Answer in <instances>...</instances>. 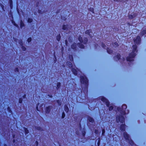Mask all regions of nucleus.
<instances>
[{
    "label": "nucleus",
    "instance_id": "obj_1",
    "mask_svg": "<svg viewBox=\"0 0 146 146\" xmlns=\"http://www.w3.org/2000/svg\"><path fill=\"white\" fill-rule=\"evenodd\" d=\"M80 81L81 84L84 85L82 86V88L84 93L87 94L88 86V80L87 77L85 76H80Z\"/></svg>",
    "mask_w": 146,
    "mask_h": 146
},
{
    "label": "nucleus",
    "instance_id": "obj_2",
    "mask_svg": "<svg viewBox=\"0 0 146 146\" xmlns=\"http://www.w3.org/2000/svg\"><path fill=\"white\" fill-rule=\"evenodd\" d=\"M78 40L80 42L77 43L78 46L81 49H84L85 48L83 44H87L88 40L87 38L84 37L83 39L80 35H79L78 38Z\"/></svg>",
    "mask_w": 146,
    "mask_h": 146
},
{
    "label": "nucleus",
    "instance_id": "obj_3",
    "mask_svg": "<svg viewBox=\"0 0 146 146\" xmlns=\"http://www.w3.org/2000/svg\"><path fill=\"white\" fill-rule=\"evenodd\" d=\"M136 55V54L135 52H131L129 54V56L127 57L126 58L127 61L129 62L134 61L133 58Z\"/></svg>",
    "mask_w": 146,
    "mask_h": 146
},
{
    "label": "nucleus",
    "instance_id": "obj_4",
    "mask_svg": "<svg viewBox=\"0 0 146 146\" xmlns=\"http://www.w3.org/2000/svg\"><path fill=\"white\" fill-rule=\"evenodd\" d=\"M124 117L122 115H119L116 117V121L117 123L120 122L121 123H124Z\"/></svg>",
    "mask_w": 146,
    "mask_h": 146
},
{
    "label": "nucleus",
    "instance_id": "obj_5",
    "mask_svg": "<svg viewBox=\"0 0 146 146\" xmlns=\"http://www.w3.org/2000/svg\"><path fill=\"white\" fill-rule=\"evenodd\" d=\"M141 41V38L139 36H137L136 38L134 39V43L137 44H139Z\"/></svg>",
    "mask_w": 146,
    "mask_h": 146
},
{
    "label": "nucleus",
    "instance_id": "obj_6",
    "mask_svg": "<svg viewBox=\"0 0 146 146\" xmlns=\"http://www.w3.org/2000/svg\"><path fill=\"white\" fill-rule=\"evenodd\" d=\"M101 97V100L104 102H105L107 107H108L110 105V102L109 100L103 96H102Z\"/></svg>",
    "mask_w": 146,
    "mask_h": 146
},
{
    "label": "nucleus",
    "instance_id": "obj_7",
    "mask_svg": "<svg viewBox=\"0 0 146 146\" xmlns=\"http://www.w3.org/2000/svg\"><path fill=\"white\" fill-rule=\"evenodd\" d=\"M121 108L122 110V112H121V113L123 115H125L126 113L125 110L127 108V105L125 104H123L122 105Z\"/></svg>",
    "mask_w": 146,
    "mask_h": 146
},
{
    "label": "nucleus",
    "instance_id": "obj_8",
    "mask_svg": "<svg viewBox=\"0 0 146 146\" xmlns=\"http://www.w3.org/2000/svg\"><path fill=\"white\" fill-rule=\"evenodd\" d=\"M52 108V107L51 106H49L46 107L45 109V113L46 114L50 113Z\"/></svg>",
    "mask_w": 146,
    "mask_h": 146
},
{
    "label": "nucleus",
    "instance_id": "obj_9",
    "mask_svg": "<svg viewBox=\"0 0 146 146\" xmlns=\"http://www.w3.org/2000/svg\"><path fill=\"white\" fill-rule=\"evenodd\" d=\"M126 126L125 123L122 124L120 126V129L121 131H125Z\"/></svg>",
    "mask_w": 146,
    "mask_h": 146
},
{
    "label": "nucleus",
    "instance_id": "obj_10",
    "mask_svg": "<svg viewBox=\"0 0 146 146\" xmlns=\"http://www.w3.org/2000/svg\"><path fill=\"white\" fill-rule=\"evenodd\" d=\"M123 136L124 137L126 141L129 140V139L130 138L129 135L126 132H123Z\"/></svg>",
    "mask_w": 146,
    "mask_h": 146
},
{
    "label": "nucleus",
    "instance_id": "obj_11",
    "mask_svg": "<svg viewBox=\"0 0 146 146\" xmlns=\"http://www.w3.org/2000/svg\"><path fill=\"white\" fill-rule=\"evenodd\" d=\"M77 44L75 42H74L71 45V47L72 49L74 50H76V49Z\"/></svg>",
    "mask_w": 146,
    "mask_h": 146
},
{
    "label": "nucleus",
    "instance_id": "obj_12",
    "mask_svg": "<svg viewBox=\"0 0 146 146\" xmlns=\"http://www.w3.org/2000/svg\"><path fill=\"white\" fill-rule=\"evenodd\" d=\"M87 120L89 122H91L92 123H94L95 121L94 119L93 118L90 116H88Z\"/></svg>",
    "mask_w": 146,
    "mask_h": 146
},
{
    "label": "nucleus",
    "instance_id": "obj_13",
    "mask_svg": "<svg viewBox=\"0 0 146 146\" xmlns=\"http://www.w3.org/2000/svg\"><path fill=\"white\" fill-rule=\"evenodd\" d=\"M132 47L133 50L132 52H137V46L135 44L133 45L132 46Z\"/></svg>",
    "mask_w": 146,
    "mask_h": 146
},
{
    "label": "nucleus",
    "instance_id": "obj_14",
    "mask_svg": "<svg viewBox=\"0 0 146 146\" xmlns=\"http://www.w3.org/2000/svg\"><path fill=\"white\" fill-rule=\"evenodd\" d=\"M145 34H146V29H143L139 33V35L141 36H143Z\"/></svg>",
    "mask_w": 146,
    "mask_h": 146
},
{
    "label": "nucleus",
    "instance_id": "obj_15",
    "mask_svg": "<svg viewBox=\"0 0 146 146\" xmlns=\"http://www.w3.org/2000/svg\"><path fill=\"white\" fill-rule=\"evenodd\" d=\"M8 3L9 4L10 9H12L13 7V0H9Z\"/></svg>",
    "mask_w": 146,
    "mask_h": 146
},
{
    "label": "nucleus",
    "instance_id": "obj_16",
    "mask_svg": "<svg viewBox=\"0 0 146 146\" xmlns=\"http://www.w3.org/2000/svg\"><path fill=\"white\" fill-rule=\"evenodd\" d=\"M21 48L22 50L23 51H25L26 50L27 48L25 46H24L23 45V42L22 40H21Z\"/></svg>",
    "mask_w": 146,
    "mask_h": 146
},
{
    "label": "nucleus",
    "instance_id": "obj_17",
    "mask_svg": "<svg viewBox=\"0 0 146 146\" xmlns=\"http://www.w3.org/2000/svg\"><path fill=\"white\" fill-rule=\"evenodd\" d=\"M66 64L69 68H73V64L71 62L68 61L66 62Z\"/></svg>",
    "mask_w": 146,
    "mask_h": 146
},
{
    "label": "nucleus",
    "instance_id": "obj_18",
    "mask_svg": "<svg viewBox=\"0 0 146 146\" xmlns=\"http://www.w3.org/2000/svg\"><path fill=\"white\" fill-rule=\"evenodd\" d=\"M20 26L21 29L25 27V24L22 20H21L20 21Z\"/></svg>",
    "mask_w": 146,
    "mask_h": 146
},
{
    "label": "nucleus",
    "instance_id": "obj_19",
    "mask_svg": "<svg viewBox=\"0 0 146 146\" xmlns=\"http://www.w3.org/2000/svg\"><path fill=\"white\" fill-rule=\"evenodd\" d=\"M71 70L72 72L75 75H77V71L76 69L72 68H71Z\"/></svg>",
    "mask_w": 146,
    "mask_h": 146
},
{
    "label": "nucleus",
    "instance_id": "obj_20",
    "mask_svg": "<svg viewBox=\"0 0 146 146\" xmlns=\"http://www.w3.org/2000/svg\"><path fill=\"white\" fill-rule=\"evenodd\" d=\"M11 23L14 25V26H15V27H17V28H19V26H18V25L15 23V21L13 20V19H12V20H11Z\"/></svg>",
    "mask_w": 146,
    "mask_h": 146
},
{
    "label": "nucleus",
    "instance_id": "obj_21",
    "mask_svg": "<svg viewBox=\"0 0 146 146\" xmlns=\"http://www.w3.org/2000/svg\"><path fill=\"white\" fill-rule=\"evenodd\" d=\"M64 110L67 113L68 112L69 109L67 105H65L64 106Z\"/></svg>",
    "mask_w": 146,
    "mask_h": 146
},
{
    "label": "nucleus",
    "instance_id": "obj_22",
    "mask_svg": "<svg viewBox=\"0 0 146 146\" xmlns=\"http://www.w3.org/2000/svg\"><path fill=\"white\" fill-rule=\"evenodd\" d=\"M68 25L67 24L63 25L62 26V29L64 30H66L68 29Z\"/></svg>",
    "mask_w": 146,
    "mask_h": 146
},
{
    "label": "nucleus",
    "instance_id": "obj_23",
    "mask_svg": "<svg viewBox=\"0 0 146 146\" xmlns=\"http://www.w3.org/2000/svg\"><path fill=\"white\" fill-rule=\"evenodd\" d=\"M107 52L110 54H111L113 52V50L108 48H107Z\"/></svg>",
    "mask_w": 146,
    "mask_h": 146
},
{
    "label": "nucleus",
    "instance_id": "obj_24",
    "mask_svg": "<svg viewBox=\"0 0 146 146\" xmlns=\"http://www.w3.org/2000/svg\"><path fill=\"white\" fill-rule=\"evenodd\" d=\"M68 58L70 60V61L72 62H73V58L72 55V54H69L68 56Z\"/></svg>",
    "mask_w": 146,
    "mask_h": 146
},
{
    "label": "nucleus",
    "instance_id": "obj_25",
    "mask_svg": "<svg viewBox=\"0 0 146 146\" xmlns=\"http://www.w3.org/2000/svg\"><path fill=\"white\" fill-rule=\"evenodd\" d=\"M128 141L129 143L131 145H133L134 144V143L133 141L130 138L129 140H127Z\"/></svg>",
    "mask_w": 146,
    "mask_h": 146
},
{
    "label": "nucleus",
    "instance_id": "obj_26",
    "mask_svg": "<svg viewBox=\"0 0 146 146\" xmlns=\"http://www.w3.org/2000/svg\"><path fill=\"white\" fill-rule=\"evenodd\" d=\"M61 38V36L60 34L59 33L58 35L56 36V40L58 41H59L60 40Z\"/></svg>",
    "mask_w": 146,
    "mask_h": 146
},
{
    "label": "nucleus",
    "instance_id": "obj_27",
    "mask_svg": "<svg viewBox=\"0 0 146 146\" xmlns=\"http://www.w3.org/2000/svg\"><path fill=\"white\" fill-rule=\"evenodd\" d=\"M23 129L24 130L25 133L26 135L27 134L29 133V130L27 128L24 127Z\"/></svg>",
    "mask_w": 146,
    "mask_h": 146
},
{
    "label": "nucleus",
    "instance_id": "obj_28",
    "mask_svg": "<svg viewBox=\"0 0 146 146\" xmlns=\"http://www.w3.org/2000/svg\"><path fill=\"white\" fill-rule=\"evenodd\" d=\"M92 32V30L91 29L87 30L85 31V34L88 35H90V33Z\"/></svg>",
    "mask_w": 146,
    "mask_h": 146
},
{
    "label": "nucleus",
    "instance_id": "obj_29",
    "mask_svg": "<svg viewBox=\"0 0 146 146\" xmlns=\"http://www.w3.org/2000/svg\"><path fill=\"white\" fill-rule=\"evenodd\" d=\"M61 86V83L60 82H58L57 83L56 89L57 90L60 89Z\"/></svg>",
    "mask_w": 146,
    "mask_h": 146
},
{
    "label": "nucleus",
    "instance_id": "obj_30",
    "mask_svg": "<svg viewBox=\"0 0 146 146\" xmlns=\"http://www.w3.org/2000/svg\"><path fill=\"white\" fill-rule=\"evenodd\" d=\"M121 56L119 54H118L117 55L114 57V58H117L118 60H119L121 59Z\"/></svg>",
    "mask_w": 146,
    "mask_h": 146
},
{
    "label": "nucleus",
    "instance_id": "obj_31",
    "mask_svg": "<svg viewBox=\"0 0 146 146\" xmlns=\"http://www.w3.org/2000/svg\"><path fill=\"white\" fill-rule=\"evenodd\" d=\"M98 140V141L97 143V146H100V141H101V139L99 137L97 139Z\"/></svg>",
    "mask_w": 146,
    "mask_h": 146
},
{
    "label": "nucleus",
    "instance_id": "obj_32",
    "mask_svg": "<svg viewBox=\"0 0 146 146\" xmlns=\"http://www.w3.org/2000/svg\"><path fill=\"white\" fill-rule=\"evenodd\" d=\"M33 19L31 18H29L27 20L28 23H31L33 21Z\"/></svg>",
    "mask_w": 146,
    "mask_h": 146
},
{
    "label": "nucleus",
    "instance_id": "obj_33",
    "mask_svg": "<svg viewBox=\"0 0 146 146\" xmlns=\"http://www.w3.org/2000/svg\"><path fill=\"white\" fill-rule=\"evenodd\" d=\"M7 110L9 113H12V111L11 109L9 107H7Z\"/></svg>",
    "mask_w": 146,
    "mask_h": 146
},
{
    "label": "nucleus",
    "instance_id": "obj_34",
    "mask_svg": "<svg viewBox=\"0 0 146 146\" xmlns=\"http://www.w3.org/2000/svg\"><path fill=\"white\" fill-rule=\"evenodd\" d=\"M56 102L59 106H61V105L62 102L60 100H57L56 101Z\"/></svg>",
    "mask_w": 146,
    "mask_h": 146
},
{
    "label": "nucleus",
    "instance_id": "obj_35",
    "mask_svg": "<svg viewBox=\"0 0 146 146\" xmlns=\"http://www.w3.org/2000/svg\"><path fill=\"white\" fill-rule=\"evenodd\" d=\"M105 132V130L104 129H102V136H104Z\"/></svg>",
    "mask_w": 146,
    "mask_h": 146
},
{
    "label": "nucleus",
    "instance_id": "obj_36",
    "mask_svg": "<svg viewBox=\"0 0 146 146\" xmlns=\"http://www.w3.org/2000/svg\"><path fill=\"white\" fill-rule=\"evenodd\" d=\"M32 38L31 37H29L27 39V41L28 43H29L32 41Z\"/></svg>",
    "mask_w": 146,
    "mask_h": 146
},
{
    "label": "nucleus",
    "instance_id": "obj_37",
    "mask_svg": "<svg viewBox=\"0 0 146 146\" xmlns=\"http://www.w3.org/2000/svg\"><path fill=\"white\" fill-rule=\"evenodd\" d=\"M23 100L22 98H19V104H22L23 102Z\"/></svg>",
    "mask_w": 146,
    "mask_h": 146
},
{
    "label": "nucleus",
    "instance_id": "obj_38",
    "mask_svg": "<svg viewBox=\"0 0 146 146\" xmlns=\"http://www.w3.org/2000/svg\"><path fill=\"white\" fill-rule=\"evenodd\" d=\"M128 17L129 19H132L134 18V17L132 15H128Z\"/></svg>",
    "mask_w": 146,
    "mask_h": 146
},
{
    "label": "nucleus",
    "instance_id": "obj_39",
    "mask_svg": "<svg viewBox=\"0 0 146 146\" xmlns=\"http://www.w3.org/2000/svg\"><path fill=\"white\" fill-rule=\"evenodd\" d=\"M108 107H109V111H111L113 109V106H109Z\"/></svg>",
    "mask_w": 146,
    "mask_h": 146
},
{
    "label": "nucleus",
    "instance_id": "obj_40",
    "mask_svg": "<svg viewBox=\"0 0 146 146\" xmlns=\"http://www.w3.org/2000/svg\"><path fill=\"white\" fill-rule=\"evenodd\" d=\"M65 115L64 113V112H63L62 113L61 118L62 119H64L65 117Z\"/></svg>",
    "mask_w": 146,
    "mask_h": 146
},
{
    "label": "nucleus",
    "instance_id": "obj_41",
    "mask_svg": "<svg viewBox=\"0 0 146 146\" xmlns=\"http://www.w3.org/2000/svg\"><path fill=\"white\" fill-rule=\"evenodd\" d=\"M38 131H41L42 130V128L39 126L36 127L35 128Z\"/></svg>",
    "mask_w": 146,
    "mask_h": 146
},
{
    "label": "nucleus",
    "instance_id": "obj_42",
    "mask_svg": "<svg viewBox=\"0 0 146 146\" xmlns=\"http://www.w3.org/2000/svg\"><path fill=\"white\" fill-rule=\"evenodd\" d=\"M102 46L104 49L106 48V45L103 42H102Z\"/></svg>",
    "mask_w": 146,
    "mask_h": 146
},
{
    "label": "nucleus",
    "instance_id": "obj_43",
    "mask_svg": "<svg viewBox=\"0 0 146 146\" xmlns=\"http://www.w3.org/2000/svg\"><path fill=\"white\" fill-rule=\"evenodd\" d=\"M113 45H114L113 46L115 47H117L119 46V45H118V43L117 42H115L113 43Z\"/></svg>",
    "mask_w": 146,
    "mask_h": 146
},
{
    "label": "nucleus",
    "instance_id": "obj_44",
    "mask_svg": "<svg viewBox=\"0 0 146 146\" xmlns=\"http://www.w3.org/2000/svg\"><path fill=\"white\" fill-rule=\"evenodd\" d=\"M14 71L15 72H19V70L18 67H16L14 69Z\"/></svg>",
    "mask_w": 146,
    "mask_h": 146
},
{
    "label": "nucleus",
    "instance_id": "obj_45",
    "mask_svg": "<svg viewBox=\"0 0 146 146\" xmlns=\"http://www.w3.org/2000/svg\"><path fill=\"white\" fill-rule=\"evenodd\" d=\"M117 109L118 111L121 112H122V110L121 108L120 107H117Z\"/></svg>",
    "mask_w": 146,
    "mask_h": 146
},
{
    "label": "nucleus",
    "instance_id": "obj_46",
    "mask_svg": "<svg viewBox=\"0 0 146 146\" xmlns=\"http://www.w3.org/2000/svg\"><path fill=\"white\" fill-rule=\"evenodd\" d=\"M86 133V132L84 131H82V135L83 137H84L85 136Z\"/></svg>",
    "mask_w": 146,
    "mask_h": 146
},
{
    "label": "nucleus",
    "instance_id": "obj_47",
    "mask_svg": "<svg viewBox=\"0 0 146 146\" xmlns=\"http://www.w3.org/2000/svg\"><path fill=\"white\" fill-rule=\"evenodd\" d=\"M38 13L41 14H42L43 13V12L42 11L40 10H38Z\"/></svg>",
    "mask_w": 146,
    "mask_h": 146
},
{
    "label": "nucleus",
    "instance_id": "obj_48",
    "mask_svg": "<svg viewBox=\"0 0 146 146\" xmlns=\"http://www.w3.org/2000/svg\"><path fill=\"white\" fill-rule=\"evenodd\" d=\"M0 6L1 7L2 9L3 10H4V6L2 4L0 3Z\"/></svg>",
    "mask_w": 146,
    "mask_h": 146
},
{
    "label": "nucleus",
    "instance_id": "obj_49",
    "mask_svg": "<svg viewBox=\"0 0 146 146\" xmlns=\"http://www.w3.org/2000/svg\"><path fill=\"white\" fill-rule=\"evenodd\" d=\"M94 133L98 135L99 133L98 130L97 129H95L94 131Z\"/></svg>",
    "mask_w": 146,
    "mask_h": 146
},
{
    "label": "nucleus",
    "instance_id": "obj_50",
    "mask_svg": "<svg viewBox=\"0 0 146 146\" xmlns=\"http://www.w3.org/2000/svg\"><path fill=\"white\" fill-rule=\"evenodd\" d=\"M35 144L36 146H38V142L37 141H36L35 142Z\"/></svg>",
    "mask_w": 146,
    "mask_h": 146
},
{
    "label": "nucleus",
    "instance_id": "obj_51",
    "mask_svg": "<svg viewBox=\"0 0 146 146\" xmlns=\"http://www.w3.org/2000/svg\"><path fill=\"white\" fill-rule=\"evenodd\" d=\"M26 95L25 94H24V95L22 96V98L23 99H25L26 98Z\"/></svg>",
    "mask_w": 146,
    "mask_h": 146
},
{
    "label": "nucleus",
    "instance_id": "obj_52",
    "mask_svg": "<svg viewBox=\"0 0 146 146\" xmlns=\"http://www.w3.org/2000/svg\"><path fill=\"white\" fill-rule=\"evenodd\" d=\"M10 16L11 17L12 19H13V17L12 13H10Z\"/></svg>",
    "mask_w": 146,
    "mask_h": 146
},
{
    "label": "nucleus",
    "instance_id": "obj_53",
    "mask_svg": "<svg viewBox=\"0 0 146 146\" xmlns=\"http://www.w3.org/2000/svg\"><path fill=\"white\" fill-rule=\"evenodd\" d=\"M47 96L50 98H52L53 97V96L52 95L48 94Z\"/></svg>",
    "mask_w": 146,
    "mask_h": 146
},
{
    "label": "nucleus",
    "instance_id": "obj_54",
    "mask_svg": "<svg viewBox=\"0 0 146 146\" xmlns=\"http://www.w3.org/2000/svg\"><path fill=\"white\" fill-rule=\"evenodd\" d=\"M16 140L15 139H13V143H16Z\"/></svg>",
    "mask_w": 146,
    "mask_h": 146
},
{
    "label": "nucleus",
    "instance_id": "obj_55",
    "mask_svg": "<svg viewBox=\"0 0 146 146\" xmlns=\"http://www.w3.org/2000/svg\"><path fill=\"white\" fill-rule=\"evenodd\" d=\"M95 99H91L90 100H92V101L90 100V99H89L88 101L89 102H90L91 101L92 102H93V101H94V100H95Z\"/></svg>",
    "mask_w": 146,
    "mask_h": 146
},
{
    "label": "nucleus",
    "instance_id": "obj_56",
    "mask_svg": "<svg viewBox=\"0 0 146 146\" xmlns=\"http://www.w3.org/2000/svg\"><path fill=\"white\" fill-rule=\"evenodd\" d=\"M91 11L93 13H94V9L93 8L91 9Z\"/></svg>",
    "mask_w": 146,
    "mask_h": 146
},
{
    "label": "nucleus",
    "instance_id": "obj_57",
    "mask_svg": "<svg viewBox=\"0 0 146 146\" xmlns=\"http://www.w3.org/2000/svg\"><path fill=\"white\" fill-rule=\"evenodd\" d=\"M54 57L56 59V60H54V62H56V56L54 55Z\"/></svg>",
    "mask_w": 146,
    "mask_h": 146
},
{
    "label": "nucleus",
    "instance_id": "obj_58",
    "mask_svg": "<svg viewBox=\"0 0 146 146\" xmlns=\"http://www.w3.org/2000/svg\"><path fill=\"white\" fill-rule=\"evenodd\" d=\"M15 137V135L13 134V135L12 137H13V138H14Z\"/></svg>",
    "mask_w": 146,
    "mask_h": 146
},
{
    "label": "nucleus",
    "instance_id": "obj_59",
    "mask_svg": "<svg viewBox=\"0 0 146 146\" xmlns=\"http://www.w3.org/2000/svg\"><path fill=\"white\" fill-rule=\"evenodd\" d=\"M3 146H7V144H4V145H3Z\"/></svg>",
    "mask_w": 146,
    "mask_h": 146
},
{
    "label": "nucleus",
    "instance_id": "obj_60",
    "mask_svg": "<svg viewBox=\"0 0 146 146\" xmlns=\"http://www.w3.org/2000/svg\"><path fill=\"white\" fill-rule=\"evenodd\" d=\"M36 110L37 111H39V110H38V107L37 106H36Z\"/></svg>",
    "mask_w": 146,
    "mask_h": 146
},
{
    "label": "nucleus",
    "instance_id": "obj_61",
    "mask_svg": "<svg viewBox=\"0 0 146 146\" xmlns=\"http://www.w3.org/2000/svg\"><path fill=\"white\" fill-rule=\"evenodd\" d=\"M114 1H116V2H117V1H118V0H113Z\"/></svg>",
    "mask_w": 146,
    "mask_h": 146
},
{
    "label": "nucleus",
    "instance_id": "obj_62",
    "mask_svg": "<svg viewBox=\"0 0 146 146\" xmlns=\"http://www.w3.org/2000/svg\"><path fill=\"white\" fill-rule=\"evenodd\" d=\"M21 40H20V41H19V44H20V45H21Z\"/></svg>",
    "mask_w": 146,
    "mask_h": 146
},
{
    "label": "nucleus",
    "instance_id": "obj_63",
    "mask_svg": "<svg viewBox=\"0 0 146 146\" xmlns=\"http://www.w3.org/2000/svg\"><path fill=\"white\" fill-rule=\"evenodd\" d=\"M67 42V40H65V43H66V44Z\"/></svg>",
    "mask_w": 146,
    "mask_h": 146
}]
</instances>
